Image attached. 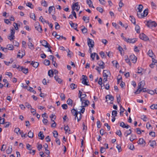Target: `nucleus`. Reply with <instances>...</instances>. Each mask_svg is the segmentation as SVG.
Instances as JSON below:
<instances>
[{"instance_id":"62","label":"nucleus","mask_w":157,"mask_h":157,"mask_svg":"<svg viewBox=\"0 0 157 157\" xmlns=\"http://www.w3.org/2000/svg\"><path fill=\"white\" fill-rule=\"evenodd\" d=\"M53 136L56 138H57L58 134L57 132L54 131L53 132Z\"/></svg>"},{"instance_id":"52","label":"nucleus","mask_w":157,"mask_h":157,"mask_svg":"<svg viewBox=\"0 0 157 157\" xmlns=\"http://www.w3.org/2000/svg\"><path fill=\"white\" fill-rule=\"evenodd\" d=\"M96 54H97V53H93L91 54L90 57L92 59V60H94Z\"/></svg>"},{"instance_id":"20","label":"nucleus","mask_w":157,"mask_h":157,"mask_svg":"<svg viewBox=\"0 0 157 157\" xmlns=\"http://www.w3.org/2000/svg\"><path fill=\"white\" fill-rule=\"evenodd\" d=\"M132 132V130L131 129H129L128 130H127L124 133V135L126 137L128 136L129 135H130L131 134Z\"/></svg>"},{"instance_id":"42","label":"nucleus","mask_w":157,"mask_h":157,"mask_svg":"<svg viewBox=\"0 0 157 157\" xmlns=\"http://www.w3.org/2000/svg\"><path fill=\"white\" fill-rule=\"evenodd\" d=\"M30 17L34 20H35V16L34 13H31L30 14Z\"/></svg>"},{"instance_id":"33","label":"nucleus","mask_w":157,"mask_h":157,"mask_svg":"<svg viewBox=\"0 0 157 157\" xmlns=\"http://www.w3.org/2000/svg\"><path fill=\"white\" fill-rule=\"evenodd\" d=\"M143 8V6L142 5H139L137 8L138 10V11L137 12H142Z\"/></svg>"},{"instance_id":"10","label":"nucleus","mask_w":157,"mask_h":157,"mask_svg":"<svg viewBox=\"0 0 157 157\" xmlns=\"http://www.w3.org/2000/svg\"><path fill=\"white\" fill-rule=\"evenodd\" d=\"M73 8L74 9V10H75L77 11H78L80 9V6H78V3L76 2L73 5L72 7V10Z\"/></svg>"},{"instance_id":"13","label":"nucleus","mask_w":157,"mask_h":157,"mask_svg":"<svg viewBox=\"0 0 157 157\" xmlns=\"http://www.w3.org/2000/svg\"><path fill=\"white\" fill-rule=\"evenodd\" d=\"M118 104L119 105V106L120 107V115L121 116H123V113L124 112L125 109H124V108H123V107H122V106L121 105V104H120L119 103V101H118Z\"/></svg>"},{"instance_id":"40","label":"nucleus","mask_w":157,"mask_h":157,"mask_svg":"<svg viewBox=\"0 0 157 157\" xmlns=\"http://www.w3.org/2000/svg\"><path fill=\"white\" fill-rule=\"evenodd\" d=\"M48 75L51 77L53 76V72L52 70H49L48 71Z\"/></svg>"},{"instance_id":"50","label":"nucleus","mask_w":157,"mask_h":157,"mask_svg":"<svg viewBox=\"0 0 157 157\" xmlns=\"http://www.w3.org/2000/svg\"><path fill=\"white\" fill-rule=\"evenodd\" d=\"M106 53L108 56L109 58L112 57L113 56V54L112 52H106Z\"/></svg>"},{"instance_id":"12","label":"nucleus","mask_w":157,"mask_h":157,"mask_svg":"<svg viewBox=\"0 0 157 157\" xmlns=\"http://www.w3.org/2000/svg\"><path fill=\"white\" fill-rule=\"evenodd\" d=\"M36 26H35V28L39 32L41 33L42 31V29L39 23H36Z\"/></svg>"},{"instance_id":"7","label":"nucleus","mask_w":157,"mask_h":157,"mask_svg":"<svg viewBox=\"0 0 157 157\" xmlns=\"http://www.w3.org/2000/svg\"><path fill=\"white\" fill-rule=\"evenodd\" d=\"M139 38L144 41H147L148 40V38L144 33H142L139 35Z\"/></svg>"},{"instance_id":"11","label":"nucleus","mask_w":157,"mask_h":157,"mask_svg":"<svg viewBox=\"0 0 157 157\" xmlns=\"http://www.w3.org/2000/svg\"><path fill=\"white\" fill-rule=\"evenodd\" d=\"M28 37L29 42L28 43V45L29 48L31 49L32 48H33V45L32 43V39L30 37Z\"/></svg>"},{"instance_id":"54","label":"nucleus","mask_w":157,"mask_h":157,"mask_svg":"<svg viewBox=\"0 0 157 157\" xmlns=\"http://www.w3.org/2000/svg\"><path fill=\"white\" fill-rule=\"evenodd\" d=\"M119 24L123 27H124L126 29L128 27V25L127 24L124 25L123 24L122 22L121 21H120L119 22Z\"/></svg>"},{"instance_id":"58","label":"nucleus","mask_w":157,"mask_h":157,"mask_svg":"<svg viewBox=\"0 0 157 157\" xmlns=\"http://www.w3.org/2000/svg\"><path fill=\"white\" fill-rule=\"evenodd\" d=\"M26 6L31 9L33 8V6L32 3L30 2L27 3H26Z\"/></svg>"},{"instance_id":"63","label":"nucleus","mask_w":157,"mask_h":157,"mask_svg":"<svg viewBox=\"0 0 157 157\" xmlns=\"http://www.w3.org/2000/svg\"><path fill=\"white\" fill-rule=\"evenodd\" d=\"M119 5L120 8H121L124 5V4L122 2V0H120V2L119 3Z\"/></svg>"},{"instance_id":"9","label":"nucleus","mask_w":157,"mask_h":157,"mask_svg":"<svg viewBox=\"0 0 157 157\" xmlns=\"http://www.w3.org/2000/svg\"><path fill=\"white\" fill-rule=\"evenodd\" d=\"M105 98L106 101H110V103H113L112 101L114 100V98L113 96L110 95H107L106 97Z\"/></svg>"},{"instance_id":"18","label":"nucleus","mask_w":157,"mask_h":157,"mask_svg":"<svg viewBox=\"0 0 157 157\" xmlns=\"http://www.w3.org/2000/svg\"><path fill=\"white\" fill-rule=\"evenodd\" d=\"M149 144L153 148L155 146L156 144V143L155 140L149 141Z\"/></svg>"},{"instance_id":"37","label":"nucleus","mask_w":157,"mask_h":157,"mask_svg":"<svg viewBox=\"0 0 157 157\" xmlns=\"http://www.w3.org/2000/svg\"><path fill=\"white\" fill-rule=\"evenodd\" d=\"M38 136L39 137H41L40 139L42 140H43L44 138V136L43 134V133L41 131L39 132L38 134Z\"/></svg>"},{"instance_id":"39","label":"nucleus","mask_w":157,"mask_h":157,"mask_svg":"<svg viewBox=\"0 0 157 157\" xmlns=\"http://www.w3.org/2000/svg\"><path fill=\"white\" fill-rule=\"evenodd\" d=\"M99 54L100 55L101 57L102 58L106 57V55L105 54L104 52L103 51H101L99 52Z\"/></svg>"},{"instance_id":"45","label":"nucleus","mask_w":157,"mask_h":157,"mask_svg":"<svg viewBox=\"0 0 157 157\" xmlns=\"http://www.w3.org/2000/svg\"><path fill=\"white\" fill-rule=\"evenodd\" d=\"M70 87L73 90L75 89L77 87V86L74 83H72L70 85Z\"/></svg>"},{"instance_id":"6","label":"nucleus","mask_w":157,"mask_h":157,"mask_svg":"<svg viewBox=\"0 0 157 157\" xmlns=\"http://www.w3.org/2000/svg\"><path fill=\"white\" fill-rule=\"evenodd\" d=\"M129 58L132 63H135L137 60V58L133 54H131L129 57Z\"/></svg>"},{"instance_id":"47","label":"nucleus","mask_w":157,"mask_h":157,"mask_svg":"<svg viewBox=\"0 0 157 157\" xmlns=\"http://www.w3.org/2000/svg\"><path fill=\"white\" fill-rule=\"evenodd\" d=\"M120 83V85L121 88H123L124 87H125V84L124 82H123L122 81H121Z\"/></svg>"},{"instance_id":"24","label":"nucleus","mask_w":157,"mask_h":157,"mask_svg":"<svg viewBox=\"0 0 157 157\" xmlns=\"http://www.w3.org/2000/svg\"><path fill=\"white\" fill-rule=\"evenodd\" d=\"M12 146H9L6 150V152L7 154H10L12 152Z\"/></svg>"},{"instance_id":"29","label":"nucleus","mask_w":157,"mask_h":157,"mask_svg":"<svg viewBox=\"0 0 157 157\" xmlns=\"http://www.w3.org/2000/svg\"><path fill=\"white\" fill-rule=\"evenodd\" d=\"M141 12H137V15L138 17L139 18H143L144 17V14L143 13H141Z\"/></svg>"},{"instance_id":"16","label":"nucleus","mask_w":157,"mask_h":157,"mask_svg":"<svg viewBox=\"0 0 157 157\" xmlns=\"http://www.w3.org/2000/svg\"><path fill=\"white\" fill-rule=\"evenodd\" d=\"M71 112L72 114L75 116V119L76 120V117H77V115L78 114V112L75 109H73L71 110Z\"/></svg>"},{"instance_id":"59","label":"nucleus","mask_w":157,"mask_h":157,"mask_svg":"<svg viewBox=\"0 0 157 157\" xmlns=\"http://www.w3.org/2000/svg\"><path fill=\"white\" fill-rule=\"evenodd\" d=\"M14 131L15 132L18 134V132L20 133V129L19 128H17L15 129Z\"/></svg>"},{"instance_id":"25","label":"nucleus","mask_w":157,"mask_h":157,"mask_svg":"<svg viewBox=\"0 0 157 157\" xmlns=\"http://www.w3.org/2000/svg\"><path fill=\"white\" fill-rule=\"evenodd\" d=\"M22 53L21 54V53L20 52V51H19L18 52V53L19 54L17 55V57L22 58L23 57V56L25 55V52L22 51Z\"/></svg>"},{"instance_id":"31","label":"nucleus","mask_w":157,"mask_h":157,"mask_svg":"<svg viewBox=\"0 0 157 157\" xmlns=\"http://www.w3.org/2000/svg\"><path fill=\"white\" fill-rule=\"evenodd\" d=\"M147 54L151 58H152L153 57V56L154 55V54L151 50H149Z\"/></svg>"},{"instance_id":"60","label":"nucleus","mask_w":157,"mask_h":157,"mask_svg":"<svg viewBox=\"0 0 157 157\" xmlns=\"http://www.w3.org/2000/svg\"><path fill=\"white\" fill-rule=\"evenodd\" d=\"M6 75H8L10 78L12 77V74L10 72H7L6 73Z\"/></svg>"},{"instance_id":"43","label":"nucleus","mask_w":157,"mask_h":157,"mask_svg":"<svg viewBox=\"0 0 157 157\" xmlns=\"http://www.w3.org/2000/svg\"><path fill=\"white\" fill-rule=\"evenodd\" d=\"M148 9H146L144 10L143 13V14H144V17H146L147 15L148 14Z\"/></svg>"},{"instance_id":"28","label":"nucleus","mask_w":157,"mask_h":157,"mask_svg":"<svg viewBox=\"0 0 157 157\" xmlns=\"http://www.w3.org/2000/svg\"><path fill=\"white\" fill-rule=\"evenodd\" d=\"M31 65H33V66L35 68H37L38 65H39V63L38 62H34L33 63V62L32 61L31 63Z\"/></svg>"},{"instance_id":"14","label":"nucleus","mask_w":157,"mask_h":157,"mask_svg":"<svg viewBox=\"0 0 157 157\" xmlns=\"http://www.w3.org/2000/svg\"><path fill=\"white\" fill-rule=\"evenodd\" d=\"M97 64L101 67V68L103 69L105 68V64L102 61L99 60L98 61Z\"/></svg>"},{"instance_id":"26","label":"nucleus","mask_w":157,"mask_h":157,"mask_svg":"<svg viewBox=\"0 0 157 157\" xmlns=\"http://www.w3.org/2000/svg\"><path fill=\"white\" fill-rule=\"evenodd\" d=\"M82 92H81L80 90H79V93H78V98H80V101L82 102V103H83L84 101L83 99H82Z\"/></svg>"},{"instance_id":"61","label":"nucleus","mask_w":157,"mask_h":157,"mask_svg":"<svg viewBox=\"0 0 157 157\" xmlns=\"http://www.w3.org/2000/svg\"><path fill=\"white\" fill-rule=\"evenodd\" d=\"M85 110V108L84 107H83V106H81V109H80V111L78 112V113H83Z\"/></svg>"},{"instance_id":"46","label":"nucleus","mask_w":157,"mask_h":157,"mask_svg":"<svg viewBox=\"0 0 157 157\" xmlns=\"http://www.w3.org/2000/svg\"><path fill=\"white\" fill-rule=\"evenodd\" d=\"M53 8H55V7L54 6L49 7L48 8V13L49 14H50L51 13V12L53 10Z\"/></svg>"},{"instance_id":"64","label":"nucleus","mask_w":157,"mask_h":157,"mask_svg":"<svg viewBox=\"0 0 157 157\" xmlns=\"http://www.w3.org/2000/svg\"><path fill=\"white\" fill-rule=\"evenodd\" d=\"M83 28L81 29L82 32L83 33H86L87 32V29L85 28L84 26H83Z\"/></svg>"},{"instance_id":"48","label":"nucleus","mask_w":157,"mask_h":157,"mask_svg":"<svg viewBox=\"0 0 157 157\" xmlns=\"http://www.w3.org/2000/svg\"><path fill=\"white\" fill-rule=\"evenodd\" d=\"M150 108L152 109H157V104H152L150 106Z\"/></svg>"},{"instance_id":"8","label":"nucleus","mask_w":157,"mask_h":157,"mask_svg":"<svg viewBox=\"0 0 157 157\" xmlns=\"http://www.w3.org/2000/svg\"><path fill=\"white\" fill-rule=\"evenodd\" d=\"M40 42L42 44L43 46H44L46 48H51V46L49 45H48V44L47 41L45 40L41 41Z\"/></svg>"},{"instance_id":"35","label":"nucleus","mask_w":157,"mask_h":157,"mask_svg":"<svg viewBox=\"0 0 157 157\" xmlns=\"http://www.w3.org/2000/svg\"><path fill=\"white\" fill-rule=\"evenodd\" d=\"M42 5L44 7H46L48 6V4L47 2L45 0H42L41 2Z\"/></svg>"},{"instance_id":"3","label":"nucleus","mask_w":157,"mask_h":157,"mask_svg":"<svg viewBox=\"0 0 157 157\" xmlns=\"http://www.w3.org/2000/svg\"><path fill=\"white\" fill-rule=\"evenodd\" d=\"M15 30L14 28H13L10 30V35L8 36V39L11 41L13 40L15 38L14 34Z\"/></svg>"},{"instance_id":"53","label":"nucleus","mask_w":157,"mask_h":157,"mask_svg":"<svg viewBox=\"0 0 157 157\" xmlns=\"http://www.w3.org/2000/svg\"><path fill=\"white\" fill-rule=\"evenodd\" d=\"M44 63L45 65L48 66L50 64V61L48 60L45 59L44 61Z\"/></svg>"},{"instance_id":"44","label":"nucleus","mask_w":157,"mask_h":157,"mask_svg":"<svg viewBox=\"0 0 157 157\" xmlns=\"http://www.w3.org/2000/svg\"><path fill=\"white\" fill-rule=\"evenodd\" d=\"M140 26L138 25H136L135 27V30L137 33H140Z\"/></svg>"},{"instance_id":"55","label":"nucleus","mask_w":157,"mask_h":157,"mask_svg":"<svg viewBox=\"0 0 157 157\" xmlns=\"http://www.w3.org/2000/svg\"><path fill=\"white\" fill-rule=\"evenodd\" d=\"M117 111L116 110H113L112 112V115L113 117H115L117 116Z\"/></svg>"},{"instance_id":"27","label":"nucleus","mask_w":157,"mask_h":157,"mask_svg":"<svg viewBox=\"0 0 157 157\" xmlns=\"http://www.w3.org/2000/svg\"><path fill=\"white\" fill-rule=\"evenodd\" d=\"M64 129L66 131V132H67L69 133H70V129L68 125L65 126L64 128Z\"/></svg>"},{"instance_id":"51","label":"nucleus","mask_w":157,"mask_h":157,"mask_svg":"<svg viewBox=\"0 0 157 157\" xmlns=\"http://www.w3.org/2000/svg\"><path fill=\"white\" fill-rule=\"evenodd\" d=\"M82 19L85 21H86V23H87L89 22V17H86L83 16L82 17Z\"/></svg>"},{"instance_id":"36","label":"nucleus","mask_w":157,"mask_h":157,"mask_svg":"<svg viewBox=\"0 0 157 157\" xmlns=\"http://www.w3.org/2000/svg\"><path fill=\"white\" fill-rule=\"evenodd\" d=\"M82 83L86 86H88L89 84H88L87 82V80L86 78H83L82 82Z\"/></svg>"},{"instance_id":"49","label":"nucleus","mask_w":157,"mask_h":157,"mask_svg":"<svg viewBox=\"0 0 157 157\" xmlns=\"http://www.w3.org/2000/svg\"><path fill=\"white\" fill-rule=\"evenodd\" d=\"M7 49H9V50H13V45L12 44H8L7 46Z\"/></svg>"},{"instance_id":"56","label":"nucleus","mask_w":157,"mask_h":157,"mask_svg":"<svg viewBox=\"0 0 157 157\" xmlns=\"http://www.w3.org/2000/svg\"><path fill=\"white\" fill-rule=\"evenodd\" d=\"M73 101L71 99L69 98L67 101V103L69 105H72Z\"/></svg>"},{"instance_id":"32","label":"nucleus","mask_w":157,"mask_h":157,"mask_svg":"<svg viewBox=\"0 0 157 157\" xmlns=\"http://www.w3.org/2000/svg\"><path fill=\"white\" fill-rule=\"evenodd\" d=\"M28 136L30 138H32L33 136V132H32L31 131H30L28 133Z\"/></svg>"},{"instance_id":"5","label":"nucleus","mask_w":157,"mask_h":157,"mask_svg":"<svg viewBox=\"0 0 157 157\" xmlns=\"http://www.w3.org/2000/svg\"><path fill=\"white\" fill-rule=\"evenodd\" d=\"M87 44L90 48H93L94 46V41L92 39L88 38H87Z\"/></svg>"},{"instance_id":"19","label":"nucleus","mask_w":157,"mask_h":157,"mask_svg":"<svg viewBox=\"0 0 157 157\" xmlns=\"http://www.w3.org/2000/svg\"><path fill=\"white\" fill-rule=\"evenodd\" d=\"M86 3L89 5L90 7H92L94 8V7L93 6L92 2L90 0H87Z\"/></svg>"},{"instance_id":"38","label":"nucleus","mask_w":157,"mask_h":157,"mask_svg":"<svg viewBox=\"0 0 157 157\" xmlns=\"http://www.w3.org/2000/svg\"><path fill=\"white\" fill-rule=\"evenodd\" d=\"M136 136L135 135L132 134L131 137H130L129 140L131 141H133L135 139Z\"/></svg>"},{"instance_id":"4","label":"nucleus","mask_w":157,"mask_h":157,"mask_svg":"<svg viewBox=\"0 0 157 157\" xmlns=\"http://www.w3.org/2000/svg\"><path fill=\"white\" fill-rule=\"evenodd\" d=\"M143 81H141L138 84V89L135 92L136 94H139L140 93L141 91V90H140L141 89L142 87H143L144 86L142 85V84H143Z\"/></svg>"},{"instance_id":"21","label":"nucleus","mask_w":157,"mask_h":157,"mask_svg":"<svg viewBox=\"0 0 157 157\" xmlns=\"http://www.w3.org/2000/svg\"><path fill=\"white\" fill-rule=\"evenodd\" d=\"M83 100L84 101L83 103H82V105H82L84 107L88 106L90 103L89 101L88 100H84L83 99Z\"/></svg>"},{"instance_id":"57","label":"nucleus","mask_w":157,"mask_h":157,"mask_svg":"<svg viewBox=\"0 0 157 157\" xmlns=\"http://www.w3.org/2000/svg\"><path fill=\"white\" fill-rule=\"evenodd\" d=\"M141 119L144 121H147V117L145 115H143L141 116Z\"/></svg>"},{"instance_id":"1","label":"nucleus","mask_w":157,"mask_h":157,"mask_svg":"<svg viewBox=\"0 0 157 157\" xmlns=\"http://www.w3.org/2000/svg\"><path fill=\"white\" fill-rule=\"evenodd\" d=\"M103 75L104 78L103 79V83L104 84L107 81V78L110 75V73L109 71L108 70H104L103 71ZM104 86H105L104 84Z\"/></svg>"},{"instance_id":"30","label":"nucleus","mask_w":157,"mask_h":157,"mask_svg":"<svg viewBox=\"0 0 157 157\" xmlns=\"http://www.w3.org/2000/svg\"><path fill=\"white\" fill-rule=\"evenodd\" d=\"M55 79L56 80V81L57 82L59 83H60L62 82V80L61 79L59 78L57 76H55L54 77Z\"/></svg>"},{"instance_id":"41","label":"nucleus","mask_w":157,"mask_h":157,"mask_svg":"<svg viewBox=\"0 0 157 157\" xmlns=\"http://www.w3.org/2000/svg\"><path fill=\"white\" fill-rule=\"evenodd\" d=\"M112 63L113 64V66L117 68L118 62L116 60H113L112 62Z\"/></svg>"},{"instance_id":"22","label":"nucleus","mask_w":157,"mask_h":157,"mask_svg":"<svg viewBox=\"0 0 157 157\" xmlns=\"http://www.w3.org/2000/svg\"><path fill=\"white\" fill-rule=\"evenodd\" d=\"M118 50L119 51L121 54L122 56H123L124 55V50H123V48L120 46H118Z\"/></svg>"},{"instance_id":"23","label":"nucleus","mask_w":157,"mask_h":157,"mask_svg":"<svg viewBox=\"0 0 157 157\" xmlns=\"http://www.w3.org/2000/svg\"><path fill=\"white\" fill-rule=\"evenodd\" d=\"M137 143H138V144H142L144 143L145 144V142L143 138H140L139 139V140H138V141L137 142Z\"/></svg>"},{"instance_id":"34","label":"nucleus","mask_w":157,"mask_h":157,"mask_svg":"<svg viewBox=\"0 0 157 157\" xmlns=\"http://www.w3.org/2000/svg\"><path fill=\"white\" fill-rule=\"evenodd\" d=\"M130 17L131 18L130 20L132 22L134 25H136V20L134 17L133 16H130Z\"/></svg>"},{"instance_id":"15","label":"nucleus","mask_w":157,"mask_h":157,"mask_svg":"<svg viewBox=\"0 0 157 157\" xmlns=\"http://www.w3.org/2000/svg\"><path fill=\"white\" fill-rule=\"evenodd\" d=\"M136 41H137V40L136 39L128 38V39H127V40H126V41L127 42V43H134L136 42Z\"/></svg>"},{"instance_id":"17","label":"nucleus","mask_w":157,"mask_h":157,"mask_svg":"<svg viewBox=\"0 0 157 157\" xmlns=\"http://www.w3.org/2000/svg\"><path fill=\"white\" fill-rule=\"evenodd\" d=\"M19 70L22 71L23 73L25 74H26L28 73V69L24 68L23 67H20Z\"/></svg>"},{"instance_id":"2","label":"nucleus","mask_w":157,"mask_h":157,"mask_svg":"<svg viewBox=\"0 0 157 157\" xmlns=\"http://www.w3.org/2000/svg\"><path fill=\"white\" fill-rule=\"evenodd\" d=\"M146 25L149 28L155 27L157 25V24L155 21L150 20L147 21Z\"/></svg>"}]
</instances>
